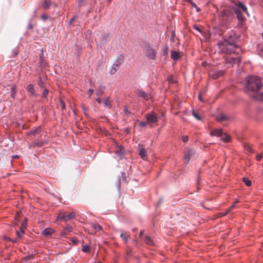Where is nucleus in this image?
<instances>
[{"instance_id":"23","label":"nucleus","mask_w":263,"mask_h":263,"mask_svg":"<svg viewBox=\"0 0 263 263\" xmlns=\"http://www.w3.org/2000/svg\"><path fill=\"white\" fill-rule=\"evenodd\" d=\"M228 118L223 115H221L216 118V120L218 122H221L224 120H228Z\"/></svg>"},{"instance_id":"31","label":"nucleus","mask_w":263,"mask_h":263,"mask_svg":"<svg viewBox=\"0 0 263 263\" xmlns=\"http://www.w3.org/2000/svg\"><path fill=\"white\" fill-rule=\"evenodd\" d=\"M192 115L194 117H195L196 119H197L199 121L201 120V118L199 116V115L194 110L192 111Z\"/></svg>"},{"instance_id":"10","label":"nucleus","mask_w":263,"mask_h":263,"mask_svg":"<svg viewBox=\"0 0 263 263\" xmlns=\"http://www.w3.org/2000/svg\"><path fill=\"white\" fill-rule=\"evenodd\" d=\"M27 91L29 93V95L33 97H36L37 93L35 92L34 86L32 84H29L26 88Z\"/></svg>"},{"instance_id":"16","label":"nucleus","mask_w":263,"mask_h":263,"mask_svg":"<svg viewBox=\"0 0 263 263\" xmlns=\"http://www.w3.org/2000/svg\"><path fill=\"white\" fill-rule=\"evenodd\" d=\"M210 135L211 136L221 137L222 135V132L221 129H215L211 131Z\"/></svg>"},{"instance_id":"56","label":"nucleus","mask_w":263,"mask_h":263,"mask_svg":"<svg viewBox=\"0 0 263 263\" xmlns=\"http://www.w3.org/2000/svg\"><path fill=\"white\" fill-rule=\"evenodd\" d=\"M41 17H42V19H43V20H47V19L48 18V16H47V15H42L41 16Z\"/></svg>"},{"instance_id":"50","label":"nucleus","mask_w":263,"mask_h":263,"mask_svg":"<svg viewBox=\"0 0 263 263\" xmlns=\"http://www.w3.org/2000/svg\"><path fill=\"white\" fill-rule=\"evenodd\" d=\"M84 1L85 0H79L78 5L79 8L81 7L83 5V4Z\"/></svg>"},{"instance_id":"17","label":"nucleus","mask_w":263,"mask_h":263,"mask_svg":"<svg viewBox=\"0 0 263 263\" xmlns=\"http://www.w3.org/2000/svg\"><path fill=\"white\" fill-rule=\"evenodd\" d=\"M41 128L40 126L37 127L35 129H31L28 133V135H32L33 136H35L36 135L39 134L41 133Z\"/></svg>"},{"instance_id":"48","label":"nucleus","mask_w":263,"mask_h":263,"mask_svg":"<svg viewBox=\"0 0 263 263\" xmlns=\"http://www.w3.org/2000/svg\"><path fill=\"white\" fill-rule=\"evenodd\" d=\"M94 90L90 88L87 91V93L89 95V97H90L93 93Z\"/></svg>"},{"instance_id":"9","label":"nucleus","mask_w":263,"mask_h":263,"mask_svg":"<svg viewBox=\"0 0 263 263\" xmlns=\"http://www.w3.org/2000/svg\"><path fill=\"white\" fill-rule=\"evenodd\" d=\"M195 153V152L192 148L187 149V151L184 154V159L188 163L190 160L191 157Z\"/></svg>"},{"instance_id":"58","label":"nucleus","mask_w":263,"mask_h":263,"mask_svg":"<svg viewBox=\"0 0 263 263\" xmlns=\"http://www.w3.org/2000/svg\"><path fill=\"white\" fill-rule=\"evenodd\" d=\"M32 28H33V26H32V25L30 23H29L28 24V29H32Z\"/></svg>"},{"instance_id":"4","label":"nucleus","mask_w":263,"mask_h":263,"mask_svg":"<svg viewBox=\"0 0 263 263\" xmlns=\"http://www.w3.org/2000/svg\"><path fill=\"white\" fill-rule=\"evenodd\" d=\"M135 92L138 97L142 98L145 101H148L152 98L151 93L146 92L141 89H137Z\"/></svg>"},{"instance_id":"7","label":"nucleus","mask_w":263,"mask_h":263,"mask_svg":"<svg viewBox=\"0 0 263 263\" xmlns=\"http://www.w3.org/2000/svg\"><path fill=\"white\" fill-rule=\"evenodd\" d=\"M225 61L226 64L233 65L234 64H237L239 65L241 61V58L240 56L236 58L230 57L226 58Z\"/></svg>"},{"instance_id":"46","label":"nucleus","mask_w":263,"mask_h":263,"mask_svg":"<svg viewBox=\"0 0 263 263\" xmlns=\"http://www.w3.org/2000/svg\"><path fill=\"white\" fill-rule=\"evenodd\" d=\"M229 212H230V211L228 210H227L224 212L220 213L219 214H220V216H224L227 215L228 213H229Z\"/></svg>"},{"instance_id":"24","label":"nucleus","mask_w":263,"mask_h":263,"mask_svg":"<svg viewBox=\"0 0 263 263\" xmlns=\"http://www.w3.org/2000/svg\"><path fill=\"white\" fill-rule=\"evenodd\" d=\"M37 85L38 86L42 89H44L45 88L44 82L42 79L41 77H40L37 80Z\"/></svg>"},{"instance_id":"53","label":"nucleus","mask_w":263,"mask_h":263,"mask_svg":"<svg viewBox=\"0 0 263 263\" xmlns=\"http://www.w3.org/2000/svg\"><path fill=\"white\" fill-rule=\"evenodd\" d=\"M262 156L261 154H259L258 155H257L256 156V159L258 160V161H260V159H261Z\"/></svg>"},{"instance_id":"8","label":"nucleus","mask_w":263,"mask_h":263,"mask_svg":"<svg viewBox=\"0 0 263 263\" xmlns=\"http://www.w3.org/2000/svg\"><path fill=\"white\" fill-rule=\"evenodd\" d=\"M146 56L152 60H155L156 59V52L154 49L149 46H147Z\"/></svg>"},{"instance_id":"60","label":"nucleus","mask_w":263,"mask_h":263,"mask_svg":"<svg viewBox=\"0 0 263 263\" xmlns=\"http://www.w3.org/2000/svg\"><path fill=\"white\" fill-rule=\"evenodd\" d=\"M18 240V239H17V238L14 239H12L11 240V242H13V243H16V242H17Z\"/></svg>"},{"instance_id":"32","label":"nucleus","mask_w":263,"mask_h":263,"mask_svg":"<svg viewBox=\"0 0 263 263\" xmlns=\"http://www.w3.org/2000/svg\"><path fill=\"white\" fill-rule=\"evenodd\" d=\"M243 181L247 186H250L251 185V181L248 178L244 177Z\"/></svg>"},{"instance_id":"18","label":"nucleus","mask_w":263,"mask_h":263,"mask_svg":"<svg viewBox=\"0 0 263 263\" xmlns=\"http://www.w3.org/2000/svg\"><path fill=\"white\" fill-rule=\"evenodd\" d=\"M144 241L148 245H149V246H154V243L153 240L148 236H145Z\"/></svg>"},{"instance_id":"2","label":"nucleus","mask_w":263,"mask_h":263,"mask_svg":"<svg viewBox=\"0 0 263 263\" xmlns=\"http://www.w3.org/2000/svg\"><path fill=\"white\" fill-rule=\"evenodd\" d=\"M262 86L263 83L260 77L251 76L247 78L244 90L248 93L250 92L255 93L259 91Z\"/></svg>"},{"instance_id":"12","label":"nucleus","mask_w":263,"mask_h":263,"mask_svg":"<svg viewBox=\"0 0 263 263\" xmlns=\"http://www.w3.org/2000/svg\"><path fill=\"white\" fill-rule=\"evenodd\" d=\"M54 231L51 228H48L44 229L42 232V234L45 237H48L52 235Z\"/></svg>"},{"instance_id":"64","label":"nucleus","mask_w":263,"mask_h":263,"mask_svg":"<svg viewBox=\"0 0 263 263\" xmlns=\"http://www.w3.org/2000/svg\"><path fill=\"white\" fill-rule=\"evenodd\" d=\"M18 157H19V156L17 155H13L12 156V158H17Z\"/></svg>"},{"instance_id":"52","label":"nucleus","mask_w":263,"mask_h":263,"mask_svg":"<svg viewBox=\"0 0 263 263\" xmlns=\"http://www.w3.org/2000/svg\"><path fill=\"white\" fill-rule=\"evenodd\" d=\"M120 183H121V179H120V178H119L117 181V187L118 189H120Z\"/></svg>"},{"instance_id":"39","label":"nucleus","mask_w":263,"mask_h":263,"mask_svg":"<svg viewBox=\"0 0 263 263\" xmlns=\"http://www.w3.org/2000/svg\"><path fill=\"white\" fill-rule=\"evenodd\" d=\"M147 121H141L139 122V126L144 127L147 125Z\"/></svg>"},{"instance_id":"54","label":"nucleus","mask_w":263,"mask_h":263,"mask_svg":"<svg viewBox=\"0 0 263 263\" xmlns=\"http://www.w3.org/2000/svg\"><path fill=\"white\" fill-rule=\"evenodd\" d=\"M75 18H76V17L74 16L70 18V21H69L70 24H72L74 23V22L75 21Z\"/></svg>"},{"instance_id":"14","label":"nucleus","mask_w":263,"mask_h":263,"mask_svg":"<svg viewBox=\"0 0 263 263\" xmlns=\"http://www.w3.org/2000/svg\"><path fill=\"white\" fill-rule=\"evenodd\" d=\"M229 15V12L227 10H223L220 12V19L225 22L227 21V18Z\"/></svg>"},{"instance_id":"34","label":"nucleus","mask_w":263,"mask_h":263,"mask_svg":"<svg viewBox=\"0 0 263 263\" xmlns=\"http://www.w3.org/2000/svg\"><path fill=\"white\" fill-rule=\"evenodd\" d=\"M16 94L15 87L13 86L11 88V96L12 98H15V96Z\"/></svg>"},{"instance_id":"5","label":"nucleus","mask_w":263,"mask_h":263,"mask_svg":"<svg viewBox=\"0 0 263 263\" xmlns=\"http://www.w3.org/2000/svg\"><path fill=\"white\" fill-rule=\"evenodd\" d=\"M76 214L74 212H70L68 215H65L64 214H60L57 217V220H63L64 221H68L70 219L74 218Z\"/></svg>"},{"instance_id":"40","label":"nucleus","mask_w":263,"mask_h":263,"mask_svg":"<svg viewBox=\"0 0 263 263\" xmlns=\"http://www.w3.org/2000/svg\"><path fill=\"white\" fill-rule=\"evenodd\" d=\"M34 145L35 146H37V147H41L43 145H44V142H34L33 143Z\"/></svg>"},{"instance_id":"26","label":"nucleus","mask_w":263,"mask_h":263,"mask_svg":"<svg viewBox=\"0 0 263 263\" xmlns=\"http://www.w3.org/2000/svg\"><path fill=\"white\" fill-rule=\"evenodd\" d=\"M72 227L70 225H67L64 228V232L62 233V235H66V232H70L72 231Z\"/></svg>"},{"instance_id":"63","label":"nucleus","mask_w":263,"mask_h":263,"mask_svg":"<svg viewBox=\"0 0 263 263\" xmlns=\"http://www.w3.org/2000/svg\"><path fill=\"white\" fill-rule=\"evenodd\" d=\"M133 242H134V243L135 245H136V246H137V245H138V240H134V241H133Z\"/></svg>"},{"instance_id":"62","label":"nucleus","mask_w":263,"mask_h":263,"mask_svg":"<svg viewBox=\"0 0 263 263\" xmlns=\"http://www.w3.org/2000/svg\"><path fill=\"white\" fill-rule=\"evenodd\" d=\"M198 99L201 101L202 102V99H201V94H199L198 96Z\"/></svg>"},{"instance_id":"42","label":"nucleus","mask_w":263,"mask_h":263,"mask_svg":"<svg viewBox=\"0 0 263 263\" xmlns=\"http://www.w3.org/2000/svg\"><path fill=\"white\" fill-rule=\"evenodd\" d=\"M238 202H239V200H236L235 201V202L234 203V204H232V205L229 208V209H228V210L230 212V211H231V210L232 209H233L234 207H235V206H236V203H238Z\"/></svg>"},{"instance_id":"19","label":"nucleus","mask_w":263,"mask_h":263,"mask_svg":"<svg viewBox=\"0 0 263 263\" xmlns=\"http://www.w3.org/2000/svg\"><path fill=\"white\" fill-rule=\"evenodd\" d=\"M139 155L140 157L144 160L147 157V152L146 149L144 148H141L139 152Z\"/></svg>"},{"instance_id":"49","label":"nucleus","mask_w":263,"mask_h":263,"mask_svg":"<svg viewBox=\"0 0 263 263\" xmlns=\"http://www.w3.org/2000/svg\"><path fill=\"white\" fill-rule=\"evenodd\" d=\"M60 105L62 109H64L65 108V103L62 100H60Z\"/></svg>"},{"instance_id":"29","label":"nucleus","mask_w":263,"mask_h":263,"mask_svg":"<svg viewBox=\"0 0 263 263\" xmlns=\"http://www.w3.org/2000/svg\"><path fill=\"white\" fill-rule=\"evenodd\" d=\"M168 46L166 45L164 46L163 51H162V54L164 57H167L168 54Z\"/></svg>"},{"instance_id":"28","label":"nucleus","mask_w":263,"mask_h":263,"mask_svg":"<svg viewBox=\"0 0 263 263\" xmlns=\"http://www.w3.org/2000/svg\"><path fill=\"white\" fill-rule=\"evenodd\" d=\"M231 137L230 136L227 134H225L224 137L221 138V140L224 142L227 143L230 141Z\"/></svg>"},{"instance_id":"13","label":"nucleus","mask_w":263,"mask_h":263,"mask_svg":"<svg viewBox=\"0 0 263 263\" xmlns=\"http://www.w3.org/2000/svg\"><path fill=\"white\" fill-rule=\"evenodd\" d=\"M234 12L235 14H236L237 19L239 21H243L244 20V19H245L244 17L243 16L241 11L239 9L235 8L234 9Z\"/></svg>"},{"instance_id":"61","label":"nucleus","mask_w":263,"mask_h":263,"mask_svg":"<svg viewBox=\"0 0 263 263\" xmlns=\"http://www.w3.org/2000/svg\"><path fill=\"white\" fill-rule=\"evenodd\" d=\"M144 231L141 230L139 233V237H141L144 233Z\"/></svg>"},{"instance_id":"15","label":"nucleus","mask_w":263,"mask_h":263,"mask_svg":"<svg viewBox=\"0 0 263 263\" xmlns=\"http://www.w3.org/2000/svg\"><path fill=\"white\" fill-rule=\"evenodd\" d=\"M121 233L120 234V238L123 240L124 243H126L129 238V236L126 234V233L123 230H121Z\"/></svg>"},{"instance_id":"1","label":"nucleus","mask_w":263,"mask_h":263,"mask_svg":"<svg viewBox=\"0 0 263 263\" xmlns=\"http://www.w3.org/2000/svg\"><path fill=\"white\" fill-rule=\"evenodd\" d=\"M217 46L220 53L227 54L233 53L239 49V47L236 45V40L234 33L231 34L228 37L220 41Z\"/></svg>"},{"instance_id":"47","label":"nucleus","mask_w":263,"mask_h":263,"mask_svg":"<svg viewBox=\"0 0 263 263\" xmlns=\"http://www.w3.org/2000/svg\"><path fill=\"white\" fill-rule=\"evenodd\" d=\"M94 229L98 231L101 229V227L100 225L96 224L93 226Z\"/></svg>"},{"instance_id":"55","label":"nucleus","mask_w":263,"mask_h":263,"mask_svg":"<svg viewBox=\"0 0 263 263\" xmlns=\"http://www.w3.org/2000/svg\"><path fill=\"white\" fill-rule=\"evenodd\" d=\"M82 109H83L84 114L86 115H87V109L86 108H85L84 106L82 107Z\"/></svg>"},{"instance_id":"37","label":"nucleus","mask_w":263,"mask_h":263,"mask_svg":"<svg viewBox=\"0 0 263 263\" xmlns=\"http://www.w3.org/2000/svg\"><path fill=\"white\" fill-rule=\"evenodd\" d=\"M40 58H41V61L40 62V66L41 67H44L45 66V64H46V61L45 60H44L42 57L40 55Z\"/></svg>"},{"instance_id":"36","label":"nucleus","mask_w":263,"mask_h":263,"mask_svg":"<svg viewBox=\"0 0 263 263\" xmlns=\"http://www.w3.org/2000/svg\"><path fill=\"white\" fill-rule=\"evenodd\" d=\"M189 2L191 3L192 7L195 8L196 9L197 12L200 11V8L197 6L196 4L191 1V0H189Z\"/></svg>"},{"instance_id":"21","label":"nucleus","mask_w":263,"mask_h":263,"mask_svg":"<svg viewBox=\"0 0 263 263\" xmlns=\"http://www.w3.org/2000/svg\"><path fill=\"white\" fill-rule=\"evenodd\" d=\"M238 6L239 8H240L244 12L246 13V14L249 16V13L247 11V7L242 3L239 2Z\"/></svg>"},{"instance_id":"43","label":"nucleus","mask_w":263,"mask_h":263,"mask_svg":"<svg viewBox=\"0 0 263 263\" xmlns=\"http://www.w3.org/2000/svg\"><path fill=\"white\" fill-rule=\"evenodd\" d=\"M71 242H72L74 244H78L79 243V240L77 238L75 237H72L70 239Z\"/></svg>"},{"instance_id":"41","label":"nucleus","mask_w":263,"mask_h":263,"mask_svg":"<svg viewBox=\"0 0 263 263\" xmlns=\"http://www.w3.org/2000/svg\"><path fill=\"white\" fill-rule=\"evenodd\" d=\"M176 36L175 31H172L171 32V35L170 40L171 41H174L175 37Z\"/></svg>"},{"instance_id":"27","label":"nucleus","mask_w":263,"mask_h":263,"mask_svg":"<svg viewBox=\"0 0 263 263\" xmlns=\"http://www.w3.org/2000/svg\"><path fill=\"white\" fill-rule=\"evenodd\" d=\"M116 154L118 155L120 159H122L123 157V153L122 151L121 148L120 147L119 149L116 152Z\"/></svg>"},{"instance_id":"30","label":"nucleus","mask_w":263,"mask_h":263,"mask_svg":"<svg viewBox=\"0 0 263 263\" xmlns=\"http://www.w3.org/2000/svg\"><path fill=\"white\" fill-rule=\"evenodd\" d=\"M103 104L104 107H107V106L111 107V104L109 102L108 99H107V98L103 99Z\"/></svg>"},{"instance_id":"44","label":"nucleus","mask_w":263,"mask_h":263,"mask_svg":"<svg viewBox=\"0 0 263 263\" xmlns=\"http://www.w3.org/2000/svg\"><path fill=\"white\" fill-rule=\"evenodd\" d=\"M121 177H122L123 181L126 182V175H125V174L123 172H121Z\"/></svg>"},{"instance_id":"57","label":"nucleus","mask_w":263,"mask_h":263,"mask_svg":"<svg viewBox=\"0 0 263 263\" xmlns=\"http://www.w3.org/2000/svg\"><path fill=\"white\" fill-rule=\"evenodd\" d=\"M194 28L197 31H198L199 32H201V30L197 26H194Z\"/></svg>"},{"instance_id":"22","label":"nucleus","mask_w":263,"mask_h":263,"mask_svg":"<svg viewBox=\"0 0 263 263\" xmlns=\"http://www.w3.org/2000/svg\"><path fill=\"white\" fill-rule=\"evenodd\" d=\"M99 91L97 93V96H102L104 93L105 87L101 85L99 87Z\"/></svg>"},{"instance_id":"38","label":"nucleus","mask_w":263,"mask_h":263,"mask_svg":"<svg viewBox=\"0 0 263 263\" xmlns=\"http://www.w3.org/2000/svg\"><path fill=\"white\" fill-rule=\"evenodd\" d=\"M84 252H87L89 250V246L88 245L84 246L82 249Z\"/></svg>"},{"instance_id":"3","label":"nucleus","mask_w":263,"mask_h":263,"mask_svg":"<svg viewBox=\"0 0 263 263\" xmlns=\"http://www.w3.org/2000/svg\"><path fill=\"white\" fill-rule=\"evenodd\" d=\"M124 60V55L121 54L117 56V59L113 63L111 68L110 70L109 73L110 74H114L116 72L117 70L119 69L120 65L123 62Z\"/></svg>"},{"instance_id":"51","label":"nucleus","mask_w":263,"mask_h":263,"mask_svg":"<svg viewBox=\"0 0 263 263\" xmlns=\"http://www.w3.org/2000/svg\"><path fill=\"white\" fill-rule=\"evenodd\" d=\"M26 224H27L26 221L23 222L22 223V227L20 229H23L24 230V229L26 228Z\"/></svg>"},{"instance_id":"59","label":"nucleus","mask_w":263,"mask_h":263,"mask_svg":"<svg viewBox=\"0 0 263 263\" xmlns=\"http://www.w3.org/2000/svg\"><path fill=\"white\" fill-rule=\"evenodd\" d=\"M96 101L98 103H101L102 102V100L99 97L96 99Z\"/></svg>"},{"instance_id":"11","label":"nucleus","mask_w":263,"mask_h":263,"mask_svg":"<svg viewBox=\"0 0 263 263\" xmlns=\"http://www.w3.org/2000/svg\"><path fill=\"white\" fill-rule=\"evenodd\" d=\"M224 74V70H219L214 72L212 74H211V77L214 79L216 80L219 78L220 77L222 76Z\"/></svg>"},{"instance_id":"33","label":"nucleus","mask_w":263,"mask_h":263,"mask_svg":"<svg viewBox=\"0 0 263 263\" xmlns=\"http://www.w3.org/2000/svg\"><path fill=\"white\" fill-rule=\"evenodd\" d=\"M50 5V2L49 1H45L43 4V8L45 9H47L49 8Z\"/></svg>"},{"instance_id":"25","label":"nucleus","mask_w":263,"mask_h":263,"mask_svg":"<svg viewBox=\"0 0 263 263\" xmlns=\"http://www.w3.org/2000/svg\"><path fill=\"white\" fill-rule=\"evenodd\" d=\"M24 233V230L23 229H20V231H16V235L17 239H20Z\"/></svg>"},{"instance_id":"20","label":"nucleus","mask_w":263,"mask_h":263,"mask_svg":"<svg viewBox=\"0 0 263 263\" xmlns=\"http://www.w3.org/2000/svg\"><path fill=\"white\" fill-rule=\"evenodd\" d=\"M179 52L174 51V50H172L171 51V58L173 60H177L179 58Z\"/></svg>"},{"instance_id":"35","label":"nucleus","mask_w":263,"mask_h":263,"mask_svg":"<svg viewBox=\"0 0 263 263\" xmlns=\"http://www.w3.org/2000/svg\"><path fill=\"white\" fill-rule=\"evenodd\" d=\"M48 93H49L48 90L46 88H45L42 93V97L44 98H47Z\"/></svg>"},{"instance_id":"45","label":"nucleus","mask_w":263,"mask_h":263,"mask_svg":"<svg viewBox=\"0 0 263 263\" xmlns=\"http://www.w3.org/2000/svg\"><path fill=\"white\" fill-rule=\"evenodd\" d=\"M189 140V137L187 136H183L182 137V140L183 142H186Z\"/></svg>"},{"instance_id":"6","label":"nucleus","mask_w":263,"mask_h":263,"mask_svg":"<svg viewBox=\"0 0 263 263\" xmlns=\"http://www.w3.org/2000/svg\"><path fill=\"white\" fill-rule=\"evenodd\" d=\"M146 120L148 123H156L158 121L159 117L153 112L146 115Z\"/></svg>"}]
</instances>
